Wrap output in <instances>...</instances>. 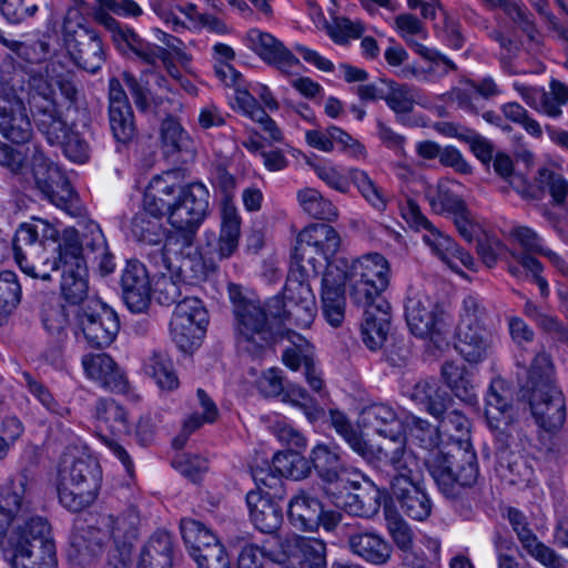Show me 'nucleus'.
<instances>
[{
  "mask_svg": "<svg viewBox=\"0 0 568 568\" xmlns=\"http://www.w3.org/2000/svg\"><path fill=\"white\" fill-rule=\"evenodd\" d=\"M389 265L379 253H371L349 263L345 257L329 263L322 278V311L333 326L342 325L345 317V285L351 286L349 296L356 305H367L388 287Z\"/></svg>",
  "mask_w": 568,
  "mask_h": 568,
  "instance_id": "1",
  "label": "nucleus"
},
{
  "mask_svg": "<svg viewBox=\"0 0 568 568\" xmlns=\"http://www.w3.org/2000/svg\"><path fill=\"white\" fill-rule=\"evenodd\" d=\"M424 464L455 511L469 518L473 508L481 503L479 489L475 487L479 477L476 453L462 447L432 452L424 457Z\"/></svg>",
  "mask_w": 568,
  "mask_h": 568,
  "instance_id": "2",
  "label": "nucleus"
},
{
  "mask_svg": "<svg viewBox=\"0 0 568 568\" xmlns=\"http://www.w3.org/2000/svg\"><path fill=\"white\" fill-rule=\"evenodd\" d=\"M229 293L233 303L236 343L241 352L252 358H263L284 338L291 342L290 348L311 351L305 337L285 325L273 323L260 302L245 297L239 286L231 285Z\"/></svg>",
  "mask_w": 568,
  "mask_h": 568,
  "instance_id": "3",
  "label": "nucleus"
},
{
  "mask_svg": "<svg viewBox=\"0 0 568 568\" xmlns=\"http://www.w3.org/2000/svg\"><path fill=\"white\" fill-rule=\"evenodd\" d=\"M151 189L158 193L160 205L165 209L173 227L172 236L195 240L196 233L209 215L210 193L201 182L182 185L172 172L151 180Z\"/></svg>",
  "mask_w": 568,
  "mask_h": 568,
  "instance_id": "4",
  "label": "nucleus"
},
{
  "mask_svg": "<svg viewBox=\"0 0 568 568\" xmlns=\"http://www.w3.org/2000/svg\"><path fill=\"white\" fill-rule=\"evenodd\" d=\"M54 251H58V255L51 260L45 257L43 266L50 265L51 271L62 270V296L71 306L79 308L93 297L89 295L88 267L82 255L79 232L74 227L65 229Z\"/></svg>",
  "mask_w": 568,
  "mask_h": 568,
  "instance_id": "5",
  "label": "nucleus"
},
{
  "mask_svg": "<svg viewBox=\"0 0 568 568\" xmlns=\"http://www.w3.org/2000/svg\"><path fill=\"white\" fill-rule=\"evenodd\" d=\"M33 510L24 518L18 517L14 521L22 520L8 539L10 558H20L39 562L41 568H57L58 560L55 545L51 537V527L48 520L33 515Z\"/></svg>",
  "mask_w": 568,
  "mask_h": 568,
  "instance_id": "6",
  "label": "nucleus"
},
{
  "mask_svg": "<svg viewBox=\"0 0 568 568\" xmlns=\"http://www.w3.org/2000/svg\"><path fill=\"white\" fill-rule=\"evenodd\" d=\"M62 235L48 221L34 219L31 223H22L16 231L12 240L13 256L23 273L32 278L49 281L51 278L49 265L40 267L29 262V258L40 257L41 251L51 248L58 255L54 247L58 246Z\"/></svg>",
  "mask_w": 568,
  "mask_h": 568,
  "instance_id": "7",
  "label": "nucleus"
},
{
  "mask_svg": "<svg viewBox=\"0 0 568 568\" xmlns=\"http://www.w3.org/2000/svg\"><path fill=\"white\" fill-rule=\"evenodd\" d=\"M101 479L100 465L94 458L85 456L74 459L60 470V503L74 513L90 506L97 498Z\"/></svg>",
  "mask_w": 568,
  "mask_h": 568,
  "instance_id": "8",
  "label": "nucleus"
},
{
  "mask_svg": "<svg viewBox=\"0 0 568 568\" xmlns=\"http://www.w3.org/2000/svg\"><path fill=\"white\" fill-rule=\"evenodd\" d=\"M68 13L62 23L65 49L73 63L92 74L101 70L106 60V51L100 33L82 23L83 18Z\"/></svg>",
  "mask_w": 568,
  "mask_h": 568,
  "instance_id": "9",
  "label": "nucleus"
},
{
  "mask_svg": "<svg viewBox=\"0 0 568 568\" xmlns=\"http://www.w3.org/2000/svg\"><path fill=\"white\" fill-rule=\"evenodd\" d=\"M27 102L37 129L54 145L61 140L65 121L57 108L54 87L48 75L39 72L29 77Z\"/></svg>",
  "mask_w": 568,
  "mask_h": 568,
  "instance_id": "10",
  "label": "nucleus"
},
{
  "mask_svg": "<svg viewBox=\"0 0 568 568\" xmlns=\"http://www.w3.org/2000/svg\"><path fill=\"white\" fill-rule=\"evenodd\" d=\"M31 164L36 185L44 197L68 214L80 215L82 212L80 199L70 181L38 145L33 148Z\"/></svg>",
  "mask_w": 568,
  "mask_h": 568,
  "instance_id": "11",
  "label": "nucleus"
},
{
  "mask_svg": "<svg viewBox=\"0 0 568 568\" xmlns=\"http://www.w3.org/2000/svg\"><path fill=\"white\" fill-rule=\"evenodd\" d=\"M74 326L91 347L103 348L111 345L120 331L116 312L98 297L72 311Z\"/></svg>",
  "mask_w": 568,
  "mask_h": 568,
  "instance_id": "12",
  "label": "nucleus"
},
{
  "mask_svg": "<svg viewBox=\"0 0 568 568\" xmlns=\"http://www.w3.org/2000/svg\"><path fill=\"white\" fill-rule=\"evenodd\" d=\"M341 246V236L337 231L325 223H314L306 226L296 237L291 258L302 264L307 263L312 273L317 274L316 256H322L327 265Z\"/></svg>",
  "mask_w": 568,
  "mask_h": 568,
  "instance_id": "13",
  "label": "nucleus"
},
{
  "mask_svg": "<svg viewBox=\"0 0 568 568\" xmlns=\"http://www.w3.org/2000/svg\"><path fill=\"white\" fill-rule=\"evenodd\" d=\"M485 417L488 426L497 432L500 448L508 446V428L515 419L509 390L500 378L493 379L485 396Z\"/></svg>",
  "mask_w": 568,
  "mask_h": 568,
  "instance_id": "14",
  "label": "nucleus"
},
{
  "mask_svg": "<svg viewBox=\"0 0 568 568\" xmlns=\"http://www.w3.org/2000/svg\"><path fill=\"white\" fill-rule=\"evenodd\" d=\"M160 203L156 191L150 185L144 195L143 207L131 220L130 231L135 241L143 244H156L162 241V217L166 213Z\"/></svg>",
  "mask_w": 568,
  "mask_h": 568,
  "instance_id": "15",
  "label": "nucleus"
},
{
  "mask_svg": "<svg viewBox=\"0 0 568 568\" xmlns=\"http://www.w3.org/2000/svg\"><path fill=\"white\" fill-rule=\"evenodd\" d=\"M122 298L132 313H143L150 306V270L136 260L128 261L121 275Z\"/></svg>",
  "mask_w": 568,
  "mask_h": 568,
  "instance_id": "16",
  "label": "nucleus"
},
{
  "mask_svg": "<svg viewBox=\"0 0 568 568\" xmlns=\"http://www.w3.org/2000/svg\"><path fill=\"white\" fill-rule=\"evenodd\" d=\"M528 404L536 423L547 432H555L565 423L566 400L557 386L528 394Z\"/></svg>",
  "mask_w": 568,
  "mask_h": 568,
  "instance_id": "17",
  "label": "nucleus"
},
{
  "mask_svg": "<svg viewBox=\"0 0 568 568\" xmlns=\"http://www.w3.org/2000/svg\"><path fill=\"white\" fill-rule=\"evenodd\" d=\"M363 307V322L361 333L363 343L371 351L382 348L387 339L392 324V306L385 297H378L375 302Z\"/></svg>",
  "mask_w": 568,
  "mask_h": 568,
  "instance_id": "18",
  "label": "nucleus"
},
{
  "mask_svg": "<svg viewBox=\"0 0 568 568\" xmlns=\"http://www.w3.org/2000/svg\"><path fill=\"white\" fill-rule=\"evenodd\" d=\"M523 197L541 200L546 194L551 196L554 205H564L568 195V182L564 176L561 166L554 163L539 168L534 179V184H524L523 189L516 187Z\"/></svg>",
  "mask_w": 568,
  "mask_h": 568,
  "instance_id": "19",
  "label": "nucleus"
},
{
  "mask_svg": "<svg viewBox=\"0 0 568 568\" xmlns=\"http://www.w3.org/2000/svg\"><path fill=\"white\" fill-rule=\"evenodd\" d=\"M405 318L410 332L417 337H433L440 333L443 312L436 303L428 298H407Z\"/></svg>",
  "mask_w": 568,
  "mask_h": 568,
  "instance_id": "20",
  "label": "nucleus"
},
{
  "mask_svg": "<svg viewBox=\"0 0 568 568\" xmlns=\"http://www.w3.org/2000/svg\"><path fill=\"white\" fill-rule=\"evenodd\" d=\"M0 133L16 144L27 143L32 136L31 122L14 94H0Z\"/></svg>",
  "mask_w": 568,
  "mask_h": 568,
  "instance_id": "21",
  "label": "nucleus"
},
{
  "mask_svg": "<svg viewBox=\"0 0 568 568\" xmlns=\"http://www.w3.org/2000/svg\"><path fill=\"white\" fill-rule=\"evenodd\" d=\"M82 366L88 377L101 387L119 394L128 390L126 377L110 355L87 354L82 357Z\"/></svg>",
  "mask_w": 568,
  "mask_h": 568,
  "instance_id": "22",
  "label": "nucleus"
},
{
  "mask_svg": "<svg viewBox=\"0 0 568 568\" xmlns=\"http://www.w3.org/2000/svg\"><path fill=\"white\" fill-rule=\"evenodd\" d=\"M282 552L286 555V566L296 558L302 568H327L326 544L317 538L293 536L280 541Z\"/></svg>",
  "mask_w": 568,
  "mask_h": 568,
  "instance_id": "23",
  "label": "nucleus"
},
{
  "mask_svg": "<svg viewBox=\"0 0 568 568\" xmlns=\"http://www.w3.org/2000/svg\"><path fill=\"white\" fill-rule=\"evenodd\" d=\"M267 317L280 325H295L298 328H307L313 323L316 315V300H311L307 304L285 303L280 295L273 296L263 307Z\"/></svg>",
  "mask_w": 568,
  "mask_h": 568,
  "instance_id": "24",
  "label": "nucleus"
},
{
  "mask_svg": "<svg viewBox=\"0 0 568 568\" xmlns=\"http://www.w3.org/2000/svg\"><path fill=\"white\" fill-rule=\"evenodd\" d=\"M358 425L369 428L394 443L404 439L403 422L398 418L395 409L387 404L374 403L365 406L361 410Z\"/></svg>",
  "mask_w": 568,
  "mask_h": 568,
  "instance_id": "25",
  "label": "nucleus"
},
{
  "mask_svg": "<svg viewBox=\"0 0 568 568\" xmlns=\"http://www.w3.org/2000/svg\"><path fill=\"white\" fill-rule=\"evenodd\" d=\"M390 499L414 520L424 521L432 514L433 503L420 481H398L390 490Z\"/></svg>",
  "mask_w": 568,
  "mask_h": 568,
  "instance_id": "26",
  "label": "nucleus"
},
{
  "mask_svg": "<svg viewBox=\"0 0 568 568\" xmlns=\"http://www.w3.org/2000/svg\"><path fill=\"white\" fill-rule=\"evenodd\" d=\"M248 39L252 49L268 64L275 65L281 72L290 73L300 64V60L271 33L251 30Z\"/></svg>",
  "mask_w": 568,
  "mask_h": 568,
  "instance_id": "27",
  "label": "nucleus"
},
{
  "mask_svg": "<svg viewBox=\"0 0 568 568\" xmlns=\"http://www.w3.org/2000/svg\"><path fill=\"white\" fill-rule=\"evenodd\" d=\"M349 550L364 561L382 566L386 565L393 552L392 545L375 531L357 530L351 532L347 538Z\"/></svg>",
  "mask_w": 568,
  "mask_h": 568,
  "instance_id": "28",
  "label": "nucleus"
},
{
  "mask_svg": "<svg viewBox=\"0 0 568 568\" xmlns=\"http://www.w3.org/2000/svg\"><path fill=\"white\" fill-rule=\"evenodd\" d=\"M323 504L308 493L301 491L287 505L290 524L300 531H315L321 526Z\"/></svg>",
  "mask_w": 568,
  "mask_h": 568,
  "instance_id": "29",
  "label": "nucleus"
},
{
  "mask_svg": "<svg viewBox=\"0 0 568 568\" xmlns=\"http://www.w3.org/2000/svg\"><path fill=\"white\" fill-rule=\"evenodd\" d=\"M250 519L254 527L263 534L273 535L283 524V508L278 503H271L251 490L245 497Z\"/></svg>",
  "mask_w": 568,
  "mask_h": 568,
  "instance_id": "30",
  "label": "nucleus"
},
{
  "mask_svg": "<svg viewBox=\"0 0 568 568\" xmlns=\"http://www.w3.org/2000/svg\"><path fill=\"white\" fill-rule=\"evenodd\" d=\"M173 240L180 242V257L176 268V277L183 284H196L207 277V265L204 262L199 247L194 245V240L186 241L184 237L172 236Z\"/></svg>",
  "mask_w": 568,
  "mask_h": 568,
  "instance_id": "31",
  "label": "nucleus"
},
{
  "mask_svg": "<svg viewBox=\"0 0 568 568\" xmlns=\"http://www.w3.org/2000/svg\"><path fill=\"white\" fill-rule=\"evenodd\" d=\"M353 493L345 495L343 508L346 513L357 517L372 518L381 508L383 493L372 481L367 480L364 485L352 483Z\"/></svg>",
  "mask_w": 568,
  "mask_h": 568,
  "instance_id": "32",
  "label": "nucleus"
},
{
  "mask_svg": "<svg viewBox=\"0 0 568 568\" xmlns=\"http://www.w3.org/2000/svg\"><path fill=\"white\" fill-rule=\"evenodd\" d=\"M173 537L166 530H156L143 546L138 568H172Z\"/></svg>",
  "mask_w": 568,
  "mask_h": 568,
  "instance_id": "33",
  "label": "nucleus"
},
{
  "mask_svg": "<svg viewBox=\"0 0 568 568\" xmlns=\"http://www.w3.org/2000/svg\"><path fill=\"white\" fill-rule=\"evenodd\" d=\"M490 347L491 337L485 327H457L455 348L468 363L483 362Z\"/></svg>",
  "mask_w": 568,
  "mask_h": 568,
  "instance_id": "34",
  "label": "nucleus"
},
{
  "mask_svg": "<svg viewBox=\"0 0 568 568\" xmlns=\"http://www.w3.org/2000/svg\"><path fill=\"white\" fill-rule=\"evenodd\" d=\"M338 450L337 446L317 444L310 453L311 468L313 467L317 476L325 483H336L344 470Z\"/></svg>",
  "mask_w": 568,
  "mask_h": 568,
  "instance_id": "35",
  "label": "nucleus"
},
{
  "mask_svg": "<svg viewBox=\"0 0 568 568\" xmlns=\"http://www.w3.org/2000/svg\"><path fill=\"white\" fill-rule=\"evenodd\" d=\"M382 83L387 87V97L385 102L395 113L399 123L406 122V116L413 112L419 98V90L407 83H398L394 80L382 79Z\"/></svg>",
  "mask_w": 568,
  "mask_h": 568,
  "instance_id": "36",
  "label": "nucleus"
},
{
  "mask_svg": "<svg viewBox=\"0 0 568 568\" xmlns=\"http://www.w3.org/2000/svg\"><path fill=\"white\" fill-rule=\"evenodd\" d=\"M442 378L452 393L462 402L475 405L477 395L471 374L464 365L455 362H445L442 365Z\"/></svg>",
  "mask_w": 568,
  "mask_h": 568,
  "instance_id": "37",
  "label": "nucleus"
},
{
  "mask_svg": "<svg viewBox=\"0 0 568 568\" xmlns=\"http://www.w3.org/2000/svg\"><path fill=\"white\" fill-rule=\"evenodd\" d=\"M399 446L392 450L388 456V463L393 468L390 478V490H394L398 481L418 483L420 467L416 455L406 448L405 440L402 439Z\"/></svg>",
  "mask_w": 568,
  "mask_h": 568,
  "instance_id": "38",
  "label": "nucleus"
},
{
  "mask_svg": "<svg viewBox=\"0 0 568 568\" xmlns=\"http://www.w3.org/2000/svg\"><path fill=\"white\" fill-rule=\"evenodd\" d=\"M312 270L306 264H302L291 258L290 271L283 291V301L285 303H308L315 300V295L308 283Z\"/></svg>",
  "mask_w": 568,
  "mask_h": 568,
  "instance_id": "39",
  "label": "nucleus"
},
{
  "mask_svg": "<svg viewBox=\"0 0 568 568\" xmlns=\"http://www.w3.org/2000/svg\"><path fill=\"white\" fill-rule=\"evenodd\" d=\"M0 43L18 59L30 64H41L51 53L49 41L43 37L39 39L13 40L0 32Z\"/></svg>",
  "mask_w": 568,
  "mask_h": 568,
  "instance_id": "40",
  "label": "nucleus"
},
{
  "mask_svg": "<svg viewBox=\"0 0 568 568\" xmlns=\"http://www.w3.org/2000/svg\"><path fill=\"white\" fill-rule=\"evenodd\" d=\"M329 423L335 432L347 443L354 453L365 459L373 457V447L353 426L346 414L338 409H329Z\"/></svg>",
  "mask_w": 568,
  "mask_h": 568,
  "instance_id": "41",
  "label": "nucleus"
},
{
  "mask_svg": "<svg viewBox=\"0 0 568 568\" xmlns=\"http://www.w3.org/2000/svg\"><path fill=\"white\" fill-rule=\"evenodd\" d=\"M180 529L183 541L193 559L196 558V554L203 555L204 549L213 548L214 545L221 544L205 525L195 519H182Z\"/></svg>",
  "mask_w": 568,
  "mask_h": 568,
  "instance_id": "42",
  "label": "nucleus"
},
{
  "mask_svg": "<svg viewBox=\"0 0 568 568\" xmlns=\"http://www.w3.org/2000/svg\"><path fill=\"white\" fill-rule=\"evenodd\" d=\"M438 426L432 425L428 420L417 417L415 415L407 416L403 422V436L404 440L409 438L419 447L428 450V453L437 452L436 449L440 443V434Z\"/></svg>",
  "mask_w": 568,
  "mask_h": 568,
  "instance_id": "43",
  "label": "nucleus"
},
{
  "mask_svg": "<svg viewBox=\"0 0 568 568\" xmlns=\"http://www.w3.org/2000/svg\"><path fill=\"white\" fill-rule=\"evenodd\" d=\"M144 371L162 389L173 390L179 386L173 362L163 349H155L151 353L144 363Z\"/></svg>",
  "mask_w": 568,
  "mask_h": 568,
  "instance_id": "44",
  "label": "nucleus"
},
{
  "mask_svg": "<svg viewBox=\"0 0 568 568\" xmlns=\"http://www.w3.org/2000/svg\"><path fill=\"white\" fill-rule=\"evenodd\" d=\"M408 45L428 62V67L425 68L426 81H439L458 70L456 63L437 49L428 48L417 41H408Z\"/></svg>",
  "mask_w": 568,
  "mask_h": 568,
  "instance_id": "45",
  "label": "nucleus"
},
{
  "mask_svg": "<svg viewBox=\"0 0 568 568\" xmlns=\"http://www.w3.org/2000/svg\"><path fill=\"white\" fill-rule=\"evenodd\" d=\"M118 51L125 57H135L145 63L154 59L152 44L142 39L132 28L124 26L112 38Z\"/></svg>",
  "mask_w": 568,
  "mask_h": 568,
  "instance_id": "46",
  "label": "nucleus"
},
{
  "mask_svg": "<svg viewBox=\"0 0 568 568\" xmlns=\"http://www.w3.org/2000/svg\"><path fill=\"white\" fill-rule=\"evenodd\" d=\"M204 324H194L184 318L172 316L170 322V334L175 345L184 353H192L201 344L205 334Z\"/></svg>",
  "mask_w": 568,
  "mask_h": 568,
  "instance_id": "47",
  "label": "nucleus"
},
{
  "mask_svg": "<svg viewBox=\"0 0 568 568\" xmlns=\"http://www.w3.org/2000/svg\"><path fill=\"white\" fill-rule=\"evenodd\" d=\"M274 469L286 478L300 480L311 473V463L298 450L277 452L272 458Z\"/></svg>",
  "mask_w": 568,
  "mask_h": 568,
  "instance_id": "48",
  "label": "nucleus"
},
{
  "mask_svg": "<svg viewBox=\"0 0 568 568\" xmlns=\"http://www.w3.org/2000/svg\"><path fill=\"white\" fill-rule=\"evenodd\" d=\"M297 200L303 211L314 219L332 222L338 216L336 206L315 189L298 191Z\"/></svg>",
  "mask_w": 568,
  "mask_h": 568,
  "instance_id": "49",
  "label": "nucleus"
},
{
  "mask_svg": "<svg viewBox=\"0 0 568 568\" xmlns=\"http://www.w3.org/2000/svg\"><path fill=\"white\" fill-rule=\"evenodd\" d=\"M161 142L166 155L190 152L192 141L176 119L165 118L160 128Z\"/></svg>",
  "mask_w": 568,
  "mask_h": 568,
  "instance_id": "50",
  "label": "nucleus"
},
{
  "mask_svg": "<svg viewBox=\"0 0 568 568\" xmlns=\"http://www.w3.org/2000/svg\"><path fill=\"white\" fill-rule=\"evenodd\" d=\"M145 245L146 247L143 256L148 262V270L150 268L153 272L154 276H162L165 274L173 273L174 264L172 262L170 253L172 251V246L180 245V242L173 240L171 234L163 244L161 241L156 244Z\"/></svg>",
  "mask_w": 568,
  "mask_h": 568,
  "instance_id": "51",
  "label": "nucleus"
},
{
  "mask_svg": "<svg viewBox=\"0 0 568 568\" xmlns=\"http://www.w3.org/2000/svg\"><path fill=\"white\" fill-rule=\"evenodd\" d=\"M554 365L550 356L540 352L536 354L528 371V378L524 386L527 394L535 393L537 389H546L556 386L554 384Z\"/></svg>",
  "mask_w": 568,
  "mask_h": 568,
  "instance_id": "52",
  "label": "nucleus"
},
{
  "mask_svg": "<svg viewBox=\"0 0 568 568\" xmlns=\"http://www.w3.org/2000/svg\"><path fill=\"white\" fill-rule=\"evenodd\" d=\"M21 300V286L16 273H0V325H3Z\"/></svg>",
  "mask_w": 568,
  "mask_h": 568,
  "instance_id": "53",
  "label": "nucleus"
},
{
  "mask_svg": "<svg viewBox=\"0 0 568 568\" xmlns=\"http://www.w3.org/2000/svg\"><path fill=\"white\" fill-rule=\"evenodd\" d=\"M266 558L278 566L286 565V555L282 552V548L277 550L258 547L253 544H246L242 547L239 555L240 568H262V561Z\"/></svg>",
  "mask_w": 568,
  "mask_h": 568,
  "instance_id": "54",
  "label": "nucleus"
},
{
  "mask_svg": "<svg viewBox=\"0 0 568 568\" xmlns=\"http://www.w3.org/2000/svg\"><path fill=\"white\" fill-rule=\"evenodd\" d=\"M95 416L105 423L113 433L128 430L126 412L123 406L112 398H102L97 402Z\"/></svg>",
  "mask_w": 568,
  "mask_h": 568,
  "instance_id": "55",
  "label": "nucleus"
},
{
  "mask_svg": "<svg viewBox=\"0 0 568 568\" xmlns=\"http://www.w3.org/2000/svg\"><path fill=\"white\" fill-rule=\"evenodd\" d=\"M109 122L114 139L122 144L131 142L136 134L132 108L109 110Z\"/></svg>",
  "mask_w": 568,
  "mask_h": 568,
  "instance_id": "56",
  "label": "nucleus"
},
{
  "mask_svg": "<svg viewBox=\"0 0 568 568\" xmlns=\"http://www.w3.org/2000/svg\"><path fill=\"white\" fill-rule=\"evenodd\" d=\"M55 144H61L65 156L75 163H84L89 160L91 148L88 141L77 131H71L65 123V129L61 140Z\"/></svg>",
  "mask_w": 568,
  "mask_h": 568,
  "instance_id": "57",
  "label": "nucleus"
},
{
  "mask_svg": "<svg viewBox=\"0 0 568 568\" xmlns=\"http://www.w3.org/2000/svg\"><path fill=\"white\" fill-rule=\"evenodd\" d=\"M172 466L194 484L200 483L209 470L207 459L197 455H179L172 460Z\"/></svg>",
  "mask_w": 568,
  "mask_h": 568,
  "instance_id": "58",
  "label": "nucleus"
},
{
  "mask_svg": "<svg viewBox=\"0 0 568 568\" xmlns=\"http://www.w3.org/2000/svg\"><path fill=\"white\" fill-rule=\"evenodd\" d=\"M385 516L388 531L397 547L407 552L413 546V532L408 524L395 511L388 510L385 506Z\"/></svg>",
  "mask_w": 568,
  "mask_h": 568,
  "instance_id": "59",
  "label": "nucleus"
},
{
  "mask_svg": "<svg viewBox=\"0 0 568 568\" xmlns=\"http://www.w3.org/2000/svg\"><path fill=\"white\" fill-rule=\"evenodd\" d=\"M194 324H209V314L203 302L194 296H185L175 305L173 315Z\"/></svg>",
  "mask_w": 568,
  "mask_h": 568,
  "instance_id": "60",
  "label": "nucleus"
},
{
  "mask_svg": "<svg viewBox=\"0 0 568 568\" xmlns=\"http://www.w3.org/2000/svg\"><path fill=\"white\" fill-rule=\"evenodd\" d=\"M326 28L328 36L337 44H345L349 39L359 38L364 31L361 23L345 17H334Z\"/></svg>",
  "mask_w": 568,
  "mask_h": 568,
  "instance_id": "61",
  "label": "nucleus"
},
{
  "mask_svg": "<svg viewBox=\"0 0 568 568\" xmlns=\"http://www.w3.org/2000/svg\"><path fill=\"white\" fill-rule=\"evenodd\" d=\"M568 101V89L558 80H551L550 91L540 93V103L542 111L552 118L561 114L560 106Z\"/></svg>",
  "mask_w": 568,
  "mask_h": 568,
  "instance_id": "62",
  "label": "nucleus"
},
{
  "mask_svg": "<svg viewBox=\"0 0 568 568\" xmlns=\"http://www.w3.org/2000/svg\"><path fill=\"white\" fill-rule=\"evenodd\" d=\"M423 240L436 256L447 265H452V253L457 243L450 236L444 234L437 227H432L429 233L424 234Z\"/></svg>",
  "mask_w": 568,
  "mask_h": 568,
  "instance_id": "63",
  "label": "nucleus"
},
{
  "mask_svg": "<svg viewBox=\"0 0 568 568\" xmlns=\"http://www.w3.org/2000/svg\"><path fill=\"white\" fill-rule=\"evenodd\" d=\"M194 560L199 568H233L231 558L223 544L204 549V554H196Z\"/></svg>",
  "mask_w": 568,
  "mask_h": 568,
  "instance_id": "64",
  "label": "nucleus"
}]
</instances>
